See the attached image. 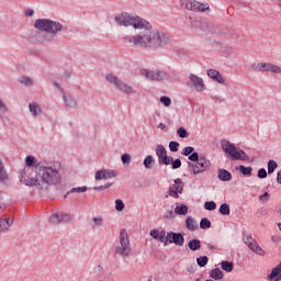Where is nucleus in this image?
Masks as SVG:
<instances>
[{
  "mask_svg": "<svg viewBox=\"0 0 281 281\" xmlns=\"http://www.w3.org/2000/svg\"><path fill=\"white\" fill-rule=\"evenodd\" d=\"M60 170L61 164L58 161L53 162L52 166H42L35 169V177L29 172V169L21 170L20 181L25 187L46 190L47 186H57L61 182Z\"/></svg>",
  "mask_w": 281,
  "mask_h": 281,
  "instance_id": "1",
  "label": "nucleus"
},
{
  "mask_svg": "<svg viewBox=\"0 0 281 281\" xmlns=\"http://www.w3.org/2000/svg\"><path fill=\"white\" fill-rule=\"evenodd\" d=\"M143 32L137 33L133 36L124 37V41H127L128 44H132L134 47H145V48H161L168 47L172 44V37L166 34L162 31H154L153 26L142 29Z\"/></svg>",
  "mask_w": 281,
  "mask_h": 281,
  "instance_id": "2",
  "label": "nucleus"
},
{
  "mask_svg": "<svg viewBox=\"0 0 281 281\" xmlns=\"http://www.w3.org/2000/svg\"><path fill=\"white\" fill-rule=\"evenodd\" d=\"M114 22L116 25L124 26V27H133L135 30H144V27H148L149 23L137 15H132L127 12H122L114 15Z\"/></svg>",
  "mask_w": 281,
  "mask_h": 281,
  "instance_id": "3",
  "label": "nucleus"
},
{
  "mask_svg": "<svg viewBox=\"0 0 281 281\" xmlns=\"http://www.w3.org/2000/svg\"><path fill=\"white\" fill-rule=\"evenodd\" d=\"M34 29L40 32L57 35V33H60L64 30V26L61 23L54 20L38 19L34 22Z\"/></svg>",
  "mask_w": 281,
  "mask_h": 281,
  "instance_id": "4",
  "label": "nucleus"
},
{
  "mask_svg": "<svg viewBox=\"0 0 281 281\" xmlns=\"http://www.w3.org/2000/svg\"><path fill=\"white\" fill-rule=\"evenodd\" d=\"M221 148L232 161H248L249 156L241 149H236L235 145L226 139H222Z\"/></svg>",
  "mask_w": 281,
  "mask_h": 281,
  "instance_id": "5",
  "label": "nucleus"
},
{
  "mask_svg": "<svg viewBox=\"0 0 281 281\" xmlns=\"http://www.w3.org/2000/svg\"><path fill=\"white\" fill-rule=\"evenodd\" d=\"M115 251H116V255L123 258L130 257L132 252L130 235H127V232L125 228L121 229V234L119 235V244L115 248Z\"/></svg>",
  "mask_w": 281,
  "mask_h": 281,
  "instance_id": "6",
  "label": "nucleus"
},
{
  "mask_svg": "<svg viewBox=\"0 0 281 281\" xmlns=\"http://www.w3.org/2000/svg\"><path fill=\"white\" fill-rule=\"evenodd\" d=\"M104 78H105V81H108L109 83H112L114 87H116V89L119 91H121V92H123V93H125L127 95H134L135 94L134 88H132L131 86L125 83L123 80L117 78L112 72L105 74Z\"/></svg>",
  "mask_w": 281,
  "mask_h": 281,
  "instance_id": "7",
  "label": "nucleus"
},
{
  "mask_svg": "<svg viewBox=\"0 0 281 281\" xmlns=\"http://www.w3.org/2000/svg\"><path fill=\"white\" fill-rule=\"evenodd\" d=\"M255 72H273L277 75H281V67L277 66L272 63H255L250 66Z\"/></svg>",
  "mask_w": 281,
  "mask_h": 281,
  "instance_id": "8",
  "label": "nucleus"
},
{
  "mask_svg": "<svg viewBox=\"0 0 281 281\" xmlns=\"http://www.w3.org/2000/svg\"><path fill=\"white\" fill-rule=\"evenodd\" d=\"M180 4L188 11L204 12L206 10H210L209 4L200 3L193 0H180Z\"/></svg>",
  "mask_w": 281,
  "mask_h": 281,
  "instance_id": "9",
  "label": "nucleus"
},
{
  "mask_svg": "<svg viewBox=\"0 0 281 281\" xmlns=\"http://www.w3.org/2000/svg\"><path fill=\"white\" fill-rule=\"evenodd\" d=\"M210 168V161L201 157V160L195 162H189V169L193 175L203 173L206 169Z\"/></svg>",
  "mask_w": 281,
  "mask_h": 281,
  "instance_id": "10",
  "label": "nucleus"
},
{
  "mask_svg": "<svg viewBox=\"0 0 281 281\" xmlns=\"http://www.w3.org/2000/svg\"><path fill=\"white\" fill-rule=\"evenodd\" d=\"M156 156L160 165L170 166L172 164V156L167 155V149L164 145H157Z\"/></svg>",
  "mask_w": 281,
  "mask_h": 281,
  "instance_id": "11",
  "label": "nucleus"
},
{
  "mask_svg": "<svg viewBox=\"0 0 281 281\" xmlns=\"http://www.w3.org/2000/svg\"><path fill=\"white\" fill-rule=\"evenodd\" d=\"M138 72H140V76L145 77L147 80L161 81L165 79V72L160 70L140 69Z\"/></svg>",
  "mask_w": 281,
  "mask_h": 281,
  "instance_id": "12",
  "label": "nucleus"
},
{
  "mask_svg": "<svg viewBox=\"0 0 281 281\" xmlns=\"http://www.w3.org/2000/svg\"><path fill=\"white\" fill-rule=\"evenodd\" d=\"M183 188H186V183L178 178L175 180V184H171L167 194L173 199H179V194H182Z\"/></svg>",
  "mask_w": 281,
  "mask_h": 281,
  "instance_id": "13",
  "label": "nucleus"
},
{
  "mask_svg": "<svg viewBox=\"0 0 281 281\" xmlns=\"http://www.w3.org/2000/svg\"><path fill=\"white\" fill-rule=\"evenodd\" d=\"M184 243H186V238L181 233H173V232L167 233L166 246H168V244H175L181 247L183 246Z\"/></svg>",
  "mask_w": 281,
  "mask_h": 281,
  "instance_id": "14",
  "label": "nucleus"
},
{
  "mask_svg": "<svg viewBox=\"0 0 281 281\" xmlns=\"http://www.w3.org/2000/svg\"><path fill=\"white\" fill-rule=\"evenodd\" d=\"M189 80H190V85H192L194 90H196L198 92H204L206 90V86L203 82V79L201 77L190 74Z\"/></svg>",
  "mask_w": 281,
  "mask_h": 281,
  "instance_id": "15",
  "label": "nucleus"
},
{
  "mask_svg": "<svg viewBox=\"0 0 281 281\" xmlns=\"http://www.w3.org/2000/svg\"><path fill=\"white\" fill-rule=\"evenodd\" d=\"M244 241L246 245H248L249 249L252 250V252L257 254L258 256L266 255V251L260 246H258V243L252 237L246 236L244 238Z\"/></svg>",
  "mask_w": 281,
  "mask_h": 281,
  "instance_id": "16",
  "label": "nucleus"
},
{
  "mask_svg": "<svg viewBox=\"0 0 281 281\" xmlns=\"http://www.w3.org/2000/svg\"><path fill=\"white\" fill-rule=\"evenodd\" d=\"M150 237L156 241H159L167 246V232L164 229H151L149 233Z\"/></svg>",
  "mask_w": 281,
  "mask_h": 281,
  "instance_id": "17",
  "label": "nucleus"
},
{
  "mask_svg": "<svg viewBox=\"0 0 281 281\" xmlns=\"http://www.w3.org/2000/svg\"><path fill=\"white\" fill-rule=\"evenodd\" d=\"M268 281H281V262L270 271V274H268Z\"/></svg>",
  "mask_w": 281,
  "mask_h": 281,
  "instance_id": "18",
  "label": "nucleus"
},
{
  "mask_svg": "<svg viewBox=\"0 0 281 281\" xmlns=\"http://www.w3.org/2000/svg\"><path fill=\"white\" fill-rule=\"evenodd\" d=\"M207 76L212 80H215L217 83H222V85L225 83V79L218 70L210 69V70H207Z\"/></svg>",
  "mask_w": 281,
  "mask_h": 281,
  "instance_id": "19",
  "label": "nucleus"
},
{
  "mask_svg": "<svg viewBox=\"0 0 281 281\" xmlns=\"http://www.w3.org/2000/svg\"><path fill=\"white\" fill-rule=\"evenodd\" d=\"M217 177L220 178V181H223V182L231 181L233 179V176L231 175V172L225 169L218 170Z\"/></svg>",
  "mask_w": 281,
  "mask_h": 281,
  "instance_id": "20",
  "label": "nucleus"
},
{
  "mask_svg": "<svg viewBox=\"0 0 281 281\" xmlns=\"http://www.w3.org/2000/svg\"><path fill=\"white\" fill-rule=\"evenodd\" d=\"M30 113L33 114L34 117H36L41 112V105H38L36 102H32L29 104Z\"/></svg>",
  "mask_w": 281,
  "mask_h": 281,
  "instance_id": "21",
  "label": "nucleus"
},
{
  "mask_svg": "<svg viewBox=\"0 0 281 281\" xmlns=\"http://www.w3.org/2000/svg\"><path fill=\"white\" fill-rule=\"evenodd\" d=\"M63 101H65V104L68 109H75L77 103L74 99H71L70 95L63 94Z\"/></svg>",
  "mask_w": 281,
  "mask_h": 281,
  "instance_id": "22",
  "label": "nucleus"
},
{
  "mask_svg": "<svg viewBox=\"0 0 281 281\" xmlns=\"http://www.w3.org/2000/svg\"><path fill=\"white\" fill-rule=\"evenodd\" d=\"M12 226V221L9 218H0V233L8 231Z\"/></svg>",
  "mask_w": 281,
  "mask_h": 281,
  "instance_id": "23",
  "label": "nucleus"
},
{
  "mask_svg": "<svg viewBox=\"0 0 281 281\" xmlns=\"http://www.w3.org/2000/svg\"><path fill=\"white\" fill-rule=\"evenodd\" d=\"M189 207L186 204H181L176 206L175 213L178 214L179 216H186L188 214Z\"/></svg>",
  "mask_w": 281,
  "mask_h": 281,
  "instance_id": "24",
  "label": "nucleus"
},
{
  "mask_svg": "<svg viewBox=\"0 0 281 281\" xmlns=\"http://www.w3.org/2000/svg\"><path fill=\"white\" fill-rule=\"evenodd\" d=\"M187 228L188 231H196L199 228L196 221L191 216L187 217Z\"/></svg>",
  "mask_w": 281,
  "mask_h": 281,
  "instance_id": "25",
  "label": "nucleus"
},
{
  "mask_svg": "<svg viewBox=\"0 0 281 281\" xmlns=\"http://www.w3.org/2000/svg\"><path fill=\"white\" fill-rule=\"evenodd\" d=\"M188 247L191 251H196L201 248V241L199 239H192L189 241Z\"/></svg>",
  "mask_w": 281,
  "mask_h": 281,
  "instance_id": "26",
  "label": "nucleus"
},
{
  "mask_svg": "<svg viewBox=\"0 0 281 281\" xmlns=\"http://www.w3.org/2000/svg\"><path fill=\"white\" fill-rule=\"evenodd\" d=\"M221 267H222V270L227 273L234 270V265L233 262H229V261H222Z\"/></svg>",
  "mask_w": 281,
  "mask_h": 281,
  "instance_id": "27",
  "label": "nucleus"
},
{
  "mask_svg": "<svg viewBox=\"0 0 281 281\" xmlns=\"http://www.w3.org/2000/svg\"><path fill=\"white\" fill-rule=\"evenodd\" d=\"M211 278L214 280H221L223 279V271L220 270V268H215L211 271Z\"/></svg>",
  "mask_w": 281,
  "mask_h": 281,
  "instance_id": "28",
  "label": "nucleus"
},
{
  "mask_svg": "<svg viewBox=\"0 0 281 281\" xmlns=\"http://www.w3.org/2000/svg\"><path fill=\"white\" fill-rule=\"evenodd\" d=\"M220 213L223 215V216H229L231 214V207L227 203H223L221 206H220Z\"/></svg>",
  "mask_w": 281,
  "mask_h": 281,
  "instance_id": "29",
  "label": "nucleus"
},
{
  "mask_svg": "<svg viewBox=\"0 0 281 281\" xmlns=\"http://www.w3.org/2000/svg\"><path fill=\"white\" fill-rule=\"evenodd\" d=\"M103 225V218L102 217H93L91 220V227L97 228V227H102Z\"/></svg>",
  "mask_w": 281,
  "mask_h": 281,
  "instance_id": "30",
  "label": "nucleus"
},
{
  "mask_svg": "<svg viewBox=\"0 0 281 281\" xmlns=\"http://www.w3.org/2000/svg\"><path fill=\"white\" fill-rule=\"evenodd\" d=\"M0 182L8 183L9 182V175L4 169L0 170Z\"/></svg>",
  "mask_w": 281,
  "mask_h": 281,
  "instance_id": "31",
  "label": "nucleus"
},
{
  "mask_svg": "<svg viewBox=\"0 0 281 281\" xmlns=\"http://www.w3.org/2000/svg\"><path fill=\"white\" fill-rule=\"evenodd\" d=\"M278 168V164L274 160H269L268 162V173L271 175Z\"/></svg>",
  "mask_w": 281,
  "mask_h": 281,
  "instance_id": "32",
  "label": "nucleus"
},
{
  "mask_svg": "<svg viewBox=\"0 0 281 281\" xmlns=\"http://www.w3.org/2000/svg\"><path fill=\"white\" fill-rule=\"evenodd\" d=\"M20 83H23L25 87H32L33 80L31 77H21Z\"/></svg>",
  "mask_w": 281,
  "mask_h": 281,
  "instance_id": "33",
  "label": "nucleus"
},
{
  "mask_svg": "<svg viewBox=\"0 0 281 281\" xmlns=\"http://www.w3.org/2000/svg\"><path fill=\"white\" fill-rule=\"evenodd\" d=\"M61 223H69L71 221V215L69 213H58Z\"/></svg>",
  "mask_w": 281,
  "mask_h": 281,
  "instance_id": "34",
  "label": "nucleus"
},
{
  "mask_svg": "<svg viewBox=\"0 0 281 281\" xmlns=\"http://www.w3.org/2000/svg\"><path fill=\"white\" fill-rule=\"evenodd\" d=\"M239 170H240V173L244 175V176H251L252 167L240 166Z\"/></svg>",
  "mask_w": 281,
  "mask_h": 281,
  "instance_id": "35",
  "label": "nucleus"
},
{
  "mask_svg": "<svg viewBox=\"0 0 281 281\" xmlns=\"http://www.w3.org/2000/svg\"><path fill=\"white\" fill-rule=\"evenodd\" d=\"M48 222L52 223V224L61 223V218L59 216V213L53 214L52 217L48 220Z\"/></svg>",
  "mask_w": 281,
  "mask_h": 281,
  "instance_id": "36",
  "label": "nucleus"
},
{
  "mask_svg": "<svg viewBox=\"0 0 281 281\" xmlns=\"http://www.w3.org/2000/svg\"><path fill=\"white\" fill-rule=\"evenodd\" d=\"M153 162H154L153 156H146L145 161H143V165L145 166L146 169H150L151 168L150 166L153 165Z\"/></svg>",
  "mask_w": 281,
  "mask_h": 281,
  "instance_id": "37",
  "label": "nucleus"
},
{
  "mask_svg": "<svg viewBox=\"0 0 281 281\" xmlns=\"http://www.w3.org/2000/svg\"><path fill=\"white\" fill-rule=\"evenodd\" d=\"M177 134L180 138H187L190 136V134H188L184 127H179V130L177 131Z\"/></svg>",
  "mask_w": 281,
  "mask_h": 281,
  "instance_id": "38",
  "label": "nucleus"
},
{
  "mask_svg": "<svg viewBox=\"0 0 281 281\" xmlns=\"http://www.w3.org/2000/svg\"><path fill=\"white\" fill-rule=\"evenodd\" d=\"M94 179L95 181L106 180L104 170H99L98 172H95Z\"/></svg>",
  "mask_w": 281,
  "mask_h": 281,
  "instance_id": "39",
  "label": "nucleus"
},
{
  "mask_svg": "<svg viewBox=\"0 0 281 281\" xmlns=\"http://www.w3.org/2000/svg\"><path fill=\"white\" fill-rule=\"evenodd\" d=\"M204 210L207 211H214L216 210V203L211 201V202H204Z\"/></svg>",
  "mask_w": 281,
  "mask_h": 281,
  "instance_id": "40",
  "label": "nucleus"
},
{
  "mask_svg": "<svg viewBox=\"0 0 281 281\" xmlns=\"http://www.w3.org/2000/svg\"><path fill=\"white\" fill-rule=\"evenodd\" d=\"M196 262L199 267H205L207 263V257L206 256L199 257L196 258Z\"/></svg>",
  "mask_w": 281,
  "mask_h": 281,
  "instance_id": "41",
  "label": "nucleus"
},
{
  "mask_svg": "<svg viewBox=\"0 0 281 281\" xmlns=\"http://www.w3.org/2000/svg\"><path fill=\"white\" fill-rule=\"evenodd\" d=\"M105 179L115 178L117 176L116 170H104Z\"/></svg>",
  "mask_w": 281,
  "mask_h": 281,
  "instance_id": "42",
  "label": "nucleus"
},
{
  "mask_svg": "<svg viewBox=\"0 0 281 281\" xmlns=\"http://www.w3.org/2000/svg\"><path fill=\"white\" fill-rule=\"evenodd\" d=\"M200 226L202 229H207L211 227V221L207 218H202Z\"/></svg>",
  "mask_w": 281,
  "mask_h": 281,
  "instance_id": "43",
  "label": "nucleus"
},
{
  "mask_svg": "<svg viewBox=\"0 0 281 281\" xmlns=\"http://www.w3.org/2000/svg\"><path fill=\"white\" fill-rule=\"evenodd\" d=\"M179 148V143L178 142H170L169 143V150L171 153H177Z\"/></svg>",
  "mask_w": 281,
  "mask_h": 281,
  "instance_id": "44",
  "label": "nucleus"
},
{
  "mask_svg": "<svg viewBox=\"0 0 281 281\" xmlns=\"http://www.w3.org/2000/svg\"><path fill=\"white\" fill-rule=\"evenodd\" d=\"M160 103L164 104L166 108H169L172 104V101L168 97H161Z\"/></svg>",
  "mask_w": 281,
  "mask_h": 281,
  "instance_id": "45",
  "label": "nucleus"
},
{
  "mask_svg": "<svg viewBox=\"0 0 281 281\" xmlns=\"http://www.w3.org/2000/svg\"><path fill=\"white\" fill-rule=\"evenodd\" d=\"M170 165H171V169L177 170L181 168L182 162L180 159H176V160H172Z\"/></svg>",
  "mask_w": 281,
  "mask_h": 281,
  "instance_id": "46",
  "label": "nucleus"
},
{
  "mask_svg": "<svg viewBox=\"0 0 281 281\" xmlns=\"http://www.w3.org/2000/svg\"><path fill=\"white\" fill-rule=\"evenodd\" d=\"M116 211L122 212L125 209V203L122 200H116Z\"/></svg>",
  "mask_w": 281,
  "mask_h": 281,
  "instance_id": "47",
  "label": "nucleus"
},
{
  "mask_svg": "<svg viewBox=\"0 0 281 281\" xmlns=\"http://www.w3.org/2000/svg\"><path fill=\"white\" fill-rule=\"evenodd\" d=\"M122 162H123V165H130L131 164V155L130 154H123Z\"/></svg>",
  "mask_w": 281,
  "mask_h": 281,
  "instance_id": "48",
  "label": "nucleus"
},
{
  "mask_svg": "<svg viewBox=\"0 0 281 281\" xmlns=\"http://www.w3.org/2000/svg\"><path fill=\"white\" fill-rule=\"evenodd\" d=\"M189 160L192 162H199L201 160V158L198 155V153H193L192 155L189 156Z\"/></svg>",
  "mask_w": 281,
  "mask_h": 281,
  "instance_id": "49",
  "label": "nucleus"
},
{
  "mask_svg": "<svg viewBox=\"0 0 281 281\" xmlns=\"http://www.w3.org/2000/svg\"><path fill=\"white\" fill-rule=\"evenodd\" d=\"M87 187H80V188H75V189H71V193H85L87 192Z\"/></svg>",
  "mask_w": 281,
  "mask_h": 281,
  "instance_id": "50",
  "label": "nucleus"
},
{
  "mask_svg": "<svg viewBox=\"0 0 281 281\" xmlns=\"http://www.w3.org/2000/svg\"><path fill=\"white\" fill-rule=\"evenodd\" d=\"M34 161H35V158L33 156H27V158H25V166L32 167Z\"/></svg>",
  "mask_w": 281,
  "mask_h": 281,
  "instance_id": "51",
  "label": "nucleus"
},
{
  "mask_svg": "<svg viewBox=\"0 0 281 281\" xmlns=\"http://www.w3.org/2000/svg\"><path fill=\"white\" fill-rule=\"evenodd\" d=\"M193 147L191 146H188V147H184L183 151H182V155L184 156H190L192 153H193Z\"/></svg>",
  "mask_w": 281,
  "mask_h": 281,
  "instance_id": "52",
  "label": "nucleus"
},
{
  "mask_svg": "<svg viewBox=\"0 0 281 281\" xmlns=\"http://www.w3.org/2000/svg\"><path fill=\"white\" fill-rule=\"evenodd\" d=\"M258 177L260 178V179H266L267 178V170L266 169H259L258 170Z\"/></svg>",
  "mask_w": 281,
  "mask_h": 281,
  "instance_id": "53",
  "label": "nucleus"
},
{
  "mask_svg": "<svg viewBox=\"0 0 281 281\" xmlns=\"http://www.w3.org/2000/svg\"><path fill=\"white\" fill-rule=\"evenodd\" d=\"M0 112L1 113L8 112V105H5V103L1 101V99H0Z\"/></svg>",
  "mask_w": 281,
  "mask_h": 281,
  "instance_id": "54",
  "label": "nucleus"
},
{
  "mask_svg": "<svg viewBox=\"0 0 281 281\" xmlns=\"http://www.w3.org/2000/svg\"><path fill=\"white\" fill-rule=\"evenodd\" d=\"M269 200V193L265 192L263 195H260V201L261 202H268Z\"/></svg>",
  "mask_w": 281,
  "mask_h": 281,
  "instance_id": "55",
  "label": "nucleus"
},
{
  "mask_svg": "<svg viewBox=\"0 0 281 281\" xmlns=\"http://www.w3.org/2000/svg\"><path fill=\"white\" fill-rule=\"evenodd\" d=\"M34 14V11L32 9L25 11V16L32 18Z\"/></svg>",
  "mask_w": 281,
  "mask_h": 281,
  "instance_id": "56",
  "label": "nucleus"
},
{
  "mask_svg": "<svg viewBox=\"0 0 281 281\" xmlns=\"http://www.w3.org/2000/svg\"><path fill=\"white\" fill-rule=\"evenodd\" d=\"M157 128H159L160 131H165L167 128V125H165V123H160Z\"/></svg>",
  "mask_w": 281,
  "mask_h": 281,
  "instance_id": "57",
  "label": "nucleus"
},
{
  "mask_svg": "<svg viewBox=\"0 0 281 281\" xmlns=\"http://www.w3.org/2000/svg\"><path fill=\"white\" fill-rule=\"evenodd\" d=\"M104 189H105V188L102 187V186H100V187H98V188H94L95 191H102V190H104Z\"/></svg>",
  "mask_w": 281,
  "mask_h": 281,
  "instance_id": "58",
  "label": "nucleus"
},
{
  "mask_svg": "<svg viewBox=\"0 0 281 281\" xmlns=\"http://www.w3.org/2000/svg\"><path fill=\"white\" fill-rule=\"evenodd\" d=\"M277 181H278V183H280V184H281V173H278Z\"/></svg>",
  "mask_w": 281,
  "mask_h": 281,
  "instance_id": "59",
  "label": "nucleus"
},
{
  "mask_svg": "<svg viewBox=\"0 0 281 281\" xmlns=\"http://www.w3.org/2000/svg\"><path fill=\"white\" fill-rule=\"evenodd\" d=\"M112 187V183H108L105 186H103L104 189H110Z\"/></svg>",
  "mask_w": 281,
  "mask_h": 281,
  "instance_id": "60",
  "label": "nucleus"
},
{
  "mask_svg": "<svg viewBox=\"0 0 281 281\" xmlns=\"http://www.w3.org/2000/svg\"><path fill=\"white\" fill-rule=\"evenodd\" d=\"M0 170H4L3 162H1V159H0Z\"/></svg>",
  "mask_w": 281,
  "mask_h": 281,
  "instance_id": "61",
  "label": "nucleus"
},
{
  "mask_svg": "<svg viewBox=\"0 0 281 281\" xmlns=\"http://www.w3.org/2000/svg\"><path fill=\"white\" fill-rule=\"evenodd\" d=\"M278 240H280V238H278V237H272V241H278Z\"/></svg>",
  "mask_w": 281,
  "mask_h": 281,
  "instance_id": "62",
  "label": "nucleus"
},
{
  "mask_svg": "<svg viewBox=\"0 0 281 281\" xmlns=\"http://www.w3.org/2000/svg\"><path fill=\"white\" fill-rule=\"evenodd\" d=\"M54 87H56L57 89H59V83L54 82Z\"/></svg>",
  "mask_w": 281,
  "mask_h": 281,
  "instance_id": "63",
  "label": "nucleus"
},
{
  "mask_svg": "<svg viewBox=\"0 0 281 281\" xmlns=\"http://www.w3.org/2000/svg\"><path fill=\"white\" fill-rule=\"evenodd\" d=\"M279 231H281V223L278 224Z\"/></svg>",
  "mask_w": 281,
  "mask_h": 281,
  "instance_id": "64",
  "label": "nucleus"
}]
</instances>
